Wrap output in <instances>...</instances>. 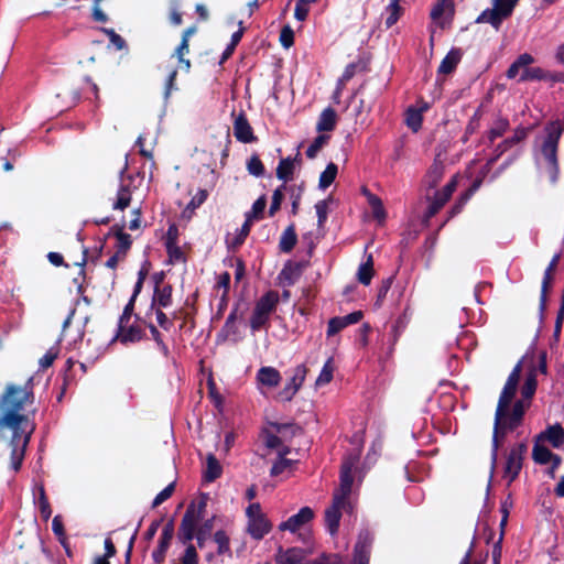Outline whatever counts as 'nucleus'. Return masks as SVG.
I'll return each instance as SVG.
<instances>
[{
	"label": "nucleus",
	"mask_w": 564,
	"mask_h": 564,
	"mask_svg": "<svg viewBox=\"0 0 564 564\" xmlns=\"http://www.w3.org/2000/svg\"><path fill=\"white\" fill-rule=\"evenodd\" d=\"M302 268L300 263H286L280 273V278L284 280L288 285H293L300 278Z\"/></svg>",
	"instance_id": "2f4dec72"
},
{
	"label": "nucleus",
	"mask_w": 564,
	"mask_h": 564,
	"mask_svg": "<svg viewBox=\"0 0 564 564\" xmlns=\"http://www.w3.org/2000/svg\"><path fill=\"white\" fill-rule=\"evenodd\" d=\"M343 510L346 512L352 511L350 501L333 497L332 505L326 508L324 516L326 529L332 536L338 533Z\"/></svg>",
	"instance_id": "0eeeda50"
},
{
	"label": "nucleus",
	"mask_w": 564,
	"mask_h": 564,
	"mask_svg": "<svg viewBox=\"0 0 564 564\" xmlns=\"http://www.w3.org/2000/svg\"><path fill=\"white\" fill-rule=\"evenodd\" d=\"M131 203V191L128 185L121 184L118 193H117V199L112 205L113 209L123 210L126 209Z\"/></svg>",
	"instance_id": "4c0bfd02"
},
{
	"label": "nucleus",
	"mask_w": 564,
	"mask_h": 564,
	"mask_svg": "<svg viewBox=\"0 0 564 564\" xmlns=\"http://www.w3.org/2000/svg\"><path fill=\"white\" fill-rule=\"evenodd\" d=\"M52 530H53L54 534L56 535L58 542L64 543L65 538H66V532H65L62 517L59 514H57L53 518Z\"/></svg>",
	"instance_id": "0e129e2a"
},
{
	"label": "nucleus",
	"mask_w": 564,
	"mask_h": 564,
	"mask_svg": "<svg viewBox=\"0 0 564 564\" xmlns=\"http://www.w3.org/2000/svg\"><path fill=\"white\" fill-rule=\"evenodd\" d=\"M337 174H338L337 164H335L334 162H329L327 164L326 169L319 175L318 187L321 189L328 188L336 180Z\"/></svg>",
	"instance_id": "c85d7f7f"
},
{
	"label": "nucleus",
	"mask_w": 564,
	"mask_h": 564,
	"mask_svg": "<svg viewBox=\"0 0 564 564\" xmlns=\"http://www.w3.org/2000/svg\"><path fill=\"white\" fill-rule=\"evenodd\" d=\"M295 171V166L293 165V161H291V156L282 158L276 166L275 174L280 181H283L285 184L288 181L293 178Z\"/></svg>",
	"instance_id": "bb28decb"
},
{
	"label": "nucleus",
	"mask_w": 564,
	"mask_h": 564,
	"mask_svg": "<svg viewBox=\"0 0 564 564\" xmlns=\"http://www.w3.org/2000/svg\"><path fill=\"white\" fill-rule=\"evenodd\" d=\"M223 474V467L216 456L209 453L206 457V469L204 470V480L213 482Z\"/></svg>",
	"instance_id": "393cba45"
},
{
	"label": "nucleus",
	"mask_w": 564,
	"mask_h": 564,
	"mask_svg": "<svg viewBox=\"0 0 564 564\" xmlns=\"http://www.w3.org/2000/svg\"><path fill=\"white\" fill-rule=\"evenodd\" d=\"M516 429L508 427V420L505 419V412L502 415L497 419V412L495 413V423H494V432H492V443H491V469L496 468L497 459H498V451L501 446L502 440L506 437L508 432H512Z\"/></svg>",
	"instance_id": "6e6552de"
},
{
	"label": "nucleus",
	"mask_w": 564,
	"mask_h": 564,
	"mask_svg": "<svg viewBox=\"0 0 564 564\" xmlns=\"http://www.w3.org/2000/svg\"><path fill=\"white\" fill-rule=\"evenodd\" d=\"M280 43L284 48H290L294 44V32L291 26L285 25L280 32Z\"/></svg>",
	"instance_id": "774afa93"
},
{
	"label": "nucleus",
	"mask_w": 564,
	"mask_h": 564,
	"mask_svg": "<svg viewBox=\"0 0 564 564\" xmlns=\"http://www.w3.org/2000/svg\"><path fill=\"white\" fill-rule=\"evenodd\" d=\"M305 558V551L301 547H290L286 551L279 546L275 554L276 564H302Z\"/></svg>",
	"instance_id": "a211bd4d"
},
{
	"label": "nucleus",
	"mask_w": 564,
	"mask_h": 564,
	"mask_svg": "<svg viewBox=\"0 0 564 564\" xmlns=\"http://www.w3.org/2000/svg\"><path fill=\"white\" fill-rule=\"evenodd\" d=\"M543 440L550 442L554 448H560L564 444V429L558 423L547 426V429L536 437L538 442Z\"/></svg>",
	"instance_id": "6ab92c4d"
},
{
	"label": "nucleus",
	"mask_w": 564,
	"mask_h": 564,
	"mask_svg": "<svg viewBox=\"0 0 564 564\" xmlns=\"http://www.w3.org/2000/svg\"><path fill=\"white\" fill-rule=\"evenodd\" d=\"M392 282H393V276H389L381 281V284L378 289L376 302H375V306L377 308L381 307L389 290L391 289Z\"/></svg>",
	"instance_id": "13d9d810"
},
{
	"label": "nucleus",
	"mask_w": 564,
	"mask_h": 564,
	"mask_svg": "<svg viewBox=\"0 0 564 564\" xmlns=\"http://www.w3.org/2000/svg\"><path fill=\"white\" fill-rule=\"evenodd\" d=\"M206 507L205 499L188 505L177 531V540L182 544L186 546L192 544L191 542L196 535L197 523L203 519Z\"/></svg>",
	"instance_id": "7ed1b4c3"
},
{
	"label": "nucleus",
	"mask_w": 564,
	"mask_h": 564,
	"mask_svg": "<svg viewBox=\"0 0 564 564\" xmlns=\"http://www.w3.org/2000/svg\"><path fill=\"white\" fill-rule=\"evenodd\" d=\"M207 197L208 191L199 189L189 200L187 206L184 208L183 216L191 217L195 213V210L206 202Z\"/></svg>",
	"instance_id": "f704fd0d"
},
{
	"label": "nucleus",
	"mask_w": 564,
	"mask_h": 564,
	"mask_svg": "<svg viewBox=\"0 0 564 564\" xmlns=\"http://www.w3.org/2000/svg\"><path fill=\"white\" fill-rule=\"evenodd\" d=\"M175 490V482L169 484L162 491H160L152 502V508H156L160 505H162L164 501H166L171 496L173 495Z\"/></svg>",
	"instance_id": "e2e57ef3"
},
{
	"label": "nucleus",
	"mask_w": 564,
	"mask_h": 564,
	"mask_svg": "<svg viewBox=\"0 0 564 564\" xmlns=\"http://www.w3.org/2000/svg\"><path fill=\"white\" fill-rule=\"evenodd\" d=\"M387 11L389 12V15L386 19V26L389 29L394 25L401 17L402 8L400 6V0H390Z\"/></svg>",
	"instance_id": "79ce46f5"
},
{
	"label": "nucleus",
	"mask_w": 564,
	"mask_h": 564,
	"mask_svg": "<svg viewBox=\"0 0 564 564\" xmlns=\"http://www.w3.org/2000/svg\"><path fill=\"white\" fill-rule=\"evenodd\" d=\"M492 10L497 12L502 21L512 14L513 9L517 6V0H492Z\"/></svg>",
	"instance_id": "72a5a7b5"
},
{
	"label": "nucleus",
	"mask_w": 564,
	"mask_h": 564,
	"mask_svg": "<svg viewBox=\"0 0 564 564\" xmlns=\"http://www.w3.org/2000/svg\"><path fill=\"white\" fill-rule=\"evenodd\" d=\"M37 507L40 510L41 518L43 519V521L46 522L52 516V508L43 485L37 486Z\"/></svg>",
	"instance_id": "473e14b6"
},
{
	"label": "nucleus",
	"mask_w": 564,
	"mask_h": 564,
	"mask_svg": "<svg viewBox=\"0 0 564 564\" xmlns=\"http://www.w3.org/2000/svg\"><path fill=\"white\" fill-rule=\"evenodd\" d=\"M207 388H208V397L209 399L212 400V402L214 403V405L220 410L221 406H223V403H224V398L223 395L218 392L217 390V387H216V383L214 382L213 379H209L207 381Z\"/></svg>",
	"instance_id": "052dcab7"
},
{
	"label": "nucleus",
	"mask_w": 564,
	"mask_h": 564,
	"mask_svg": "<svg viewBox=\"0 0 564 564\" xmlns=\"http://www.w3.org/2000/svg\"><path fill=\"white\" fill-rule=\"evenodd\" d=\"M314 518V511L310 507H303L296 514L290 517L286 521H283L279 525L281 531L295 532L304 524L308 523Z\"/></svg>",
	"instance_id": "ddd939ff"
},
{
	"label": "nucleus",
	"mask_w": 564,
	"mask_h": 564,
	"mask_svg": "<svg viewBox=\"0 0 564 564\" xmlns=\"http://www.w3.org/2000/svg\"><path fill=\"white\" fill-rule=\"evenodd\" d=\"M249 174L256 177H262L265 173L264 165L258 154H252L247 162Z\"/></svg>",
	"instance_id": "49530a36"
},
{
	"label": "nucleus",
	"mask_w": 564,
	"mask_h": 564,
	"mask_svg": "<svg viewBox=\"0 0 564 564\" xmlns=\"http://www.w3.org/2000/svg\"><path fill=\"white\" fill-rule=\"evenodd\" d=\"M530 404V402L520 399L513 403L511 411H509V408L506 409L505 419L508 420V427L518 429L522 424L525 411Z\"/></svg>",
	"instance_id": "2eb2a0df"
},
{
	"label": "nucleus",
	"mask_w": 564,
	"mask_h": 564,
	"mask_svg": "<svg viewBox=\"0 0 564 564\" xmlns=\"http://www.w3.org/2000/svg\"><path fill=\"white\" fill-rule=\"evenodd\" d=\"M265 206L267 198L264 195H262L253 203L251 210L246 213V216L250 217L251 219H262Z\"/></svg>",
	"instance_id": "864d4df0"
},
{
	"label": "nucleus",
	"mask_w": 564,
	"mask_h": 564,
	"mask_svg": "<svg viewBox=\"0 0 564 564\" xmlns=\"http://www.w3.org/2000/svg\"><path fill=\"white\" fill-rule=\"evenodd\" d=\"M288 189L286 184H282L273 191L271 205L269 208V216L272 217L280 210L281 204L284 199V191Z\"/></svg>",
	"instance_id": "c03bdc74"
},
{
	"label": "nucleus",
	"mask_w": 564,
	"mask_h": 564,
	"mask_svg": "<svg viewBox=\"0 0 564 564\" xmlns=\"http://www.w3.org/2000/svg\"><path fill=\"white\" fill-rule=\"evenodd\" d=\"M165 249H166V253L169 257V263L174 264V263H180V262L181 263L186 262V256L183 252V250L181 249V247L177 246V243L167 246V247H165Z\"/></svg>",
	"instance_id": "603ef678"
},
{
	"label": "nucleus",
	"mask_w": 564,
	"mask_h": 564,
	"mask_svg": "<svg viewBox=\"0 0 564 564\" xmlns=\"http://www.w3.org/2000/svg\"><path fill=\"white\" fill-rule=\"evenodd\" d=\"M463 57L460 48L453 47L442 59L437 73L443 75L452 74Z\"/></svg>",
	"instance_id": "412c9836"
},
{
	"label": "nucleus",
	"mask_w": 564,
	"mask_h": 564,
	"mask_svg": "<svg viewBox=\"0 0 564 564\" xmlns=\"http://www.w3.org/2000/svg\"><path fill=\"white\" fill-rule=\"evenodd\" d=\"M296 242H297V235L295 231V226H294V224H291L282 232L280 242H279V248H280L281 252L289 253L294 249Z\"/></svg>",
	"instance_id": "a878e982"
},
{
	"label": "nucleus",
	"mask_w": 564,
	"mask_h": 564,
	"mask_svg": "<svg viewBox=\"0 0 564 564\" xmlns=\"http://www.w3.org/2000/svg\"><path fill=\"white\" fill-rule=\"evenodd\" d=\"M307 368L305 365H299L294 368L293 375L290 381L284 386V388L279 391L278 398L283 402H290L297 391L301 389L305 377L307 375Z\"/></svg>",
	"instance_id": "1a4fd4ad"
},
{
	"label": "nucleus",
	"mask_w": 564,
	"mask_h": 564,
	"mask_svg": "<svg viewBox=\"0 0 564 564\" xmlns=\"http://www.w3.org/2000/svg\"><path fill=\"white\" fill-rule=\"evenodd\" d=\"M423 115L421 110L411 106L405 111V123L413 131L417 132L422 128Z\"/></svg>",
	"instance_id": "c756f323"
},
{
	"label": "nucleus",
	"mask_w": 564,
	"mask_h": 564,
	"mask_svg": "<svg viewBox=\"0 0 564 564\" xmlns=\"http://www.w3.org/2000/svg\"><path fill=\"white\" fill-rule=\"evenodd\" d=\"M527 451L528 445L525 442H521L511 447L503 468V477L508 479L509 485L518 478L522 469L523 459Z\"/></svg>",
	"instance_id": "423d86ee"
},
{
	"label": "nucleus",
	"mask_w": 564,
	"mask_h": 564,
	"mask_svg": "<svg viewBox=\"0 0 564 564\" xmlns=\"http://www.w3.org/2000/svg\"><path fill=\"white\" fill-rule=\"evenodd\" d=\"M213 527H214V520L208 519L200 527H198L196 529L195 538L197 540V545L199 549L204 547L205 541L208 538V535L210 534Z\"/></svg>",
	"instance_id": "09e8293b"
},
{
	"label": "nucleus",
	"mask_w": 564,
	"mask_h": 564,
	"mask_svg": "<svg viewBox=\"0 0 564 564\" xmlns=\"http://www.w3.org/2000/svg\"><path fill=\"white\" fill-rule=\"evenodd\" d=\"M272 529V524L265 514L248 518L247 531L254 540H261Z\"/></svg>",
	"instance_id": "dca6fc26"
},
{
	"label": "nucleus",
	"mask_w": 564,
	"mask_h": 564,
	"mask_svg": "<svg viewBox=\"0 0 564 564\" xmlns=\"http://www.w3.org/2000/svg\"><path fill=\"white\" fill-rule=\"evenodd\" d=\"M145 327L149 328V330L151 333V337L155 341L159 350L163 354L164 357H169L170 349H169L167 345L164 343L163 336H162L161 332L158 329V327L155 325H153L152 323H147Z\"/></svg>",
	"instance_id": "a18cd8bd"
},
{
	"label": "nucleus",
	"mask_w": 564,
	"mask_h": 564,
	"mask_svg": "<svg viewBox=\"0 0 564 564\" xmlns=\"http://www.w3.org/2000/svg\"><path fill=\"white\" fill-rule=\"evenodd\" d=\"M457 186L456 178L453 177L441 192H436L433 200L427 207L426 210V218L434 217L442 208L443 206L449 200L451 196L455 192Z\"/></svg>",
	"instance_id": "f8f14e48"
},
{
	"label": "nucleus",
	"mask_w": 564,
	"mask_h": 564,
	"mask_svg": "<svg viewBox=\"0 0 564 564\" xmlns=\"http://www.w3.org/2000/svg\"><path fill=\"white\" fill-rule=\"evenodd\" d=\"M373 535L368 529H362L359 534L354 550L371 553Z\"/></svg>",
	"instance_id": "58836bf2"
},
{
	"label": "nucleus",
	"mask_w": 564,
	"mask_h": 564,
	"mask_svg": "<svg viewBox=\"0 0 564 564\" xmlns=\"http://www.w3.org/2000/svg\"><path fill=\"white\" fill-rule=\"evenodd\" d=\"M33 378L23 386L7 383L0 394V440L10 448V466L13 471L21 469L26 447L35 431V424L24 413L34 403Z\"/></svg>",
	"instance_id": "f257e3e1"
},
{
	"label": "nucleus",
	"mask_w": 564,
	"mask_h": 564,
	"mask_svg": "<svg viewBox=\"0 0 564 564\" xmlns=\"http://www.w3.org/2000/svg\"><path fill=\"white\" fill-rule=\"evenodd\" d=\"M365 193L367 194L368 203L371 207L373 218L382 224L387 218V213L381 198L375 194H371L367 189H365Z\"/></svg>",
	"instance_id": "cd10ccee"
},
{
	"label": "nucleus",
	"mask_w": 564,
	"mask_h": 564,
	"mask_svg": "<svg viewBox=\"0 0 564 564\" xmlns=\"http://www.w3.org/2000/svg\"><path fill=\"white\" fill-rule=\"evenodd\" d=\"M234 135L242 143H251L257 141V137L253 134V129L250 126L248 118L245 112H240L234 121Z\"/></svg>",
	"instance_id": "4468645a"
},
{
	"label": "nucleus",
	"mask_w": 564,
	"mask_h": 564,
	"mask_svg": "<svg viewBox=\"0 0 564 564\" xmlns=\"http://www.w3.org/2000/svg\"><path fill=\"white\" fill-rule=\"evenodd\" d=\"M509 120L503 117H499L494 121L492 127L488 131V139L494 142L497 138H500L509 129Z\"/></svg>",
	"instance_id": "e433bc0d"
},
{
	"label": "nucleus",
	"mask_w": 564,
	"mask_h": 564,
	"mask_svg": "<svg viewBox=\"0 0 564 564\" xmlns=\"http://www.w3.org/2000/svg\"><path fill=\"white\" fill-rule=\"evenodd\" d=\"M135 321L132 324L118 322L115 339L119 340L123 345L139 343L147 338L145 325L147 321L141 318L139 315H134Z\"/></svg>",
	"instance_id": "39448f33"
},
{
	"label": "nucleus",
	"mask_w": 564,
	"mask_h": 564,
	"mask_svg": "<svg viewBox=\"0 0 564 564\" xmlns=\"http://www.w3.org/2000/svg\"><path fill=\"white\" fill-rule=\"evenodd\" d=\"M329 135L327 134H318L311 145L307 148L305 154L308 159H315L317 153L322 150V148L328 142Z\"/></svg>",
	"instance_id": "de8ad7c7"
},
{
	"label": "nucleus",
	"mask_w": 564,
	"mask_h": 564,
	"mask_svg": "<svg viewBox=\"0 0 564 564\" xmlns=\"http://www.w3.org/2000/svg\"><path fill=\"white\" fill-rule=\"evenodd\" d=\"M198 561L199 556L196 547L194 544H188L180 558L181 564H198Z\"/></svg>",
	"instance_id": "680f3d73"
},
{
	"label": "nucleus",
	"mask_w": 564,
	"mask_h": 564,
	"mask_svg": "<svg viewBox=\"0 0 564 564\" xmlns=\"http://www.w3.org/2000/svg\"><path fill=\"white\" fill-rule=\"evenodd\" d=\"M538 381L533 373H530L521 388L522 400L531 403V400L536 391Z\"/></svg>",
	"instance_id": "a19ab883"
},
{
	"label": "nucleus",
	"mask_w": 564,
	"mask_h": 564,
	"mask_svg": "<svg viewBox=\"0 0 564 564\" xmlns=\"http://www.w3.org/2000/svg\"><path fill=\"white\" fill-rule=\"evenodd\" d=\"M334 360L333 358H328L326 362L324 364L319 376L317 377L315 384L317 387L325 386L333 380V373H334Z\"/></svg>",
	"instance_id": "ea45409f"
},
{
	"label": "nucleus",
	"mask_w": 564,
	"mask_h": 564,
	"mask_svg": "<svg viewBox=\"0 0 564 564\" xmlns=\"http://www.w3.org/2000/svg\"><path fill=\"white\" fill-rule=\"evenodd\" d=\"M346 327L347 325L341 316L333 317L328 321L326 335L327 337H333Z\"/></svg>",
	"instance_id": "bf43d9fd"
},
{
	"label": "nucleus",
	"mask_w": 564,
	"mask_h": 564,
	"mask_svg": "<svg viewBox=\"0 0 564 564\" xmlns=\"http://www.w3.org/2000/svg\"><path fill=\"white\" fill-rule=\"evenodd\" d=\"M476 23H489L498 30L502 20L492 9H486L477 17Z\"/></svg>",
	"instance_id": "37998d69"
},
{
	"label": "nucleus",
	"mask_w": 564,
	"mask_h": 564,
	"mask_svg": "<svg viewBox=\"0 0 564 564\" xmlns=\"http://www.w3.org/2000/svg\"><path fill=\"white\" fill-rule=\"evenodd\" d=\"M332 199H333L332 196H329L327 199L318 200L315 204L318 227H322L327 220L328 203Z\"/></svg>",
	"instance_id": "4d7b16f0"
},
{
	"label": "nucleus",
	"mask_w": 564,
	"mask_h": 564,
	"mask_svg": "<svg viewBox=\"0 0 564 564\" xmlns=\"http://www.w3.org/2000/svg\"><path fill=\"white\" fill-rule=\"evenodd\" d=\"M214 541L217 543V553L225 554L230 552V543L227 533L224 530H218L214 534Z\"/></svg>",
	"instance_id": "5fc2aeb1"
},
{
	"label": "nucleus",
	"mask_w": 564,
	"mask_h": 564,
	"mask_svg": "<svg viewBox=\"0 0 564 564\" xmlns=\"http://www.w3.org/2000/svg\"><path fill=\"white\" fill-rule=\"evenodd\" d=\"M545 131L546 138L542 143L541 152L549 163L551 181L554 183L557 181L560 173L557 150L560 139L564 132V123H561L560 120L552 121L545 127Z\"/></svg>",
	"instance_id": "f03ea898"
},
{
	"label": "nucleus",
	"mask_w": 564,
	"mask_h": 564,
	"mask_svg": "<svg viewBox=\"0 0 564 564\" xmlns=\"http://www.w3.org/2000/svg\"><path fill=\"white\" fill-rule=\"evenodd\" d=\"M426 182L430 188H435L443 177V166L433 164L426 173Z\"/></svg>",
	"instance_id": "8fccbe9b"
},
{
	"label": "nucleus",
	"mask_w": 564,
	"mask_h": 564,
	"mask_svg": "<svg viewBox=\"0 0 564 564\" xmlns=\"http://www.w3.org/2000/svg\"><path fill=\"white\" fill-rule=\"evenodd\" d=\"M554 453L544 445H540L538 442L534 444L532 449V459L535 464L546 465L554 457Z\"/></svg>",
	"instance_id": "7c9ffc66"
},
{
	"label": "nucleus",
	"mask_w": 564,
	"mask_h": 564,
	"mask_svg": "<svg viewBox=\"0 0 564 564\" xmlns=\"http://www.w3.org/2000/svg\"><path fill=\"white\" fill-rule=\"evenodd\" d=\"M131 246H132L131 236L127 232H119V238L117 239V245H116V252L126 258Z\"/></svg>",
	"instance_id": "3c124183"
},
{
	"label": "nucleus",
	"mask_w": 564,
	"mask_h": 564,
	"mask_svg": "<svg viewBox=\"0 0 564 564\" xmlns=\"http://www.w3.org/2000/svg\"><path fill=\"white\" fill-rule=\"evenodd\" d=\"M239 334L238 327L236 325V322H228L226 321L223 328L220 329L218 337H221L224 340L234 337L236 339V336Z\"/></svg>",
	"instance_id": "69168bd1"
},
{
	"label": "nucleus",
	"mask_w": 564,
	"mask_h": 564,
	"mask_svg": "<svg viewBox=\"0 0 564 564\" xmlns=\"http://www.w3.org/2000/svg\"><path fill=\"white\" fill-rule=\"evenodd\" d=\"M303 189H304L303 184H301L297 188H295L294 186L290 187V193H291V198H292L291 213L293 215H296L299 212Z\"/></svg>",
	"instance_id": "338daca9"
},
{
	"label": "nucleus",
	"mask_w": 564,
	"mask_h": 564,
	"mask_svg": "<svg viewBox=\"0 0 564 564\" xmlns=\"http://www.w3.org/2000/svg\"><path fill=\"white\" fill-rule=\"evenodd\" d=\"M337 113L332 107L325 108L317 120L316 131L317 132H329L336 128Z\"/></svg>",
	"instance_id": "5701e85b"
},
{
	"label": "nucleus",
	"mask_w": 564,
	"mask_h": 564,
	"mask_svg": "<svg viewBox=\"0 0 564 564\" xmlns=\"http://www.w3.org/2000/svg\"><path fill=\"white\" fill-rule=\"evenodd\" d=\"M518 386L511 384L506 382L505 387L500 393L498 404H497V419H499L502 415V412L508 409L516 395Z\"/></svg>",
	"instance_id": "b1692460"
},
{
	"label": "nucleus",
	"mask_w": 564,
	"mask_h": 564,
	"mask_svg": "<svg viewBox=\"0 0 564 564\" xmlns=\"http://www.w3.org/2000/svg\"><path fill=\"white\" fill-rule=\"evenodd\" d=\"M545 69L541 67H529L524 68L521 74L520 82L527 80H543L545 79Z\"/></svg>",
	"instance_id": "6e6d98bb"
},
{
	"label": "nucleus",
	"mask_w": 564,
	"mask_h": 564,
	"mask_svg": "<svg viewBox=\"0 0 564 564\" xmlns=\"http://www.w3.org/2000/svg\"><path fill=\"white\" fill-rule=\"evenodd\" d=\"M257 380L268 388H275L281 381V373L273 367H261L257 372Z\"/></svg>",
	"instance_id": "4be33fe9"
},
{
	"label": "nucleus",
	"mask_w": 564,
	"mask_h": 564,
	"mask_svg": "<svg viewBox=\"0 0 564 564\" xmlns=\"http://www.w3.org/2000/svg\"><path fill=\"white\" fill-rule=\"evenodd\" d=\"M528 135V129L527 128H523V127H518L514 132H513V135L510 137V138H507L505 139L502 142H500L496 149H495V155L494 158L489 161V163H494L495 161H497L506 151H508L511 147L520 143L521 141H523Z\"/></svg>",
	"instance_id": "f3484780"
},
{
	"label": "nucleus",
	"mask_w": 564,
	"mask_h": 564,
	"mask_svg": "<svg viewBox=\"0 0 564 564\" xmlns=\"http://www.w3.org/2000/svg\"><path fill=\"white\" fill-rule=\"evenodd\" d=\"M373 262L372 257L369 256L367 261L361 263L358 269V281L364 285H369L373 276Z\"/></svg>",
	"instance_id": "c9c22d12"
},
{
	"label": "nucleus",
	"mask_w": 564,
	"mask_h": 564,
	"mask_svg": "<svg viewBox=\"0 0 564 564\" xmlns=\"http://www.w3.org/2000/svg\"><path fill=\"white\" fill-rule=\"evenodd\" d=\"M560 260H561V254L560 253L554 254L543 274L542 284H541L540 303H539L541 318H543L544 312L546 310L547 294L552 288L553 275L558 265Z\"/></svg>",
	"instance_id": "9d476101"
},
{
	"label": "nucleus",
	"mask_w": 564,
	"mask_h": 564,
	"mask_svg": "<svg viewBox=\"0 0 564 564\" xmlns=\"http://www.w3.org/2000/svg\"><path fill=\"white\" fill-rule=\"evenodd\" d=\"M352 468L354 462L351 459H345L343 462L339 475V488L335 490L333 497L349 501L354 482Z\"/></svg>",
	"instance_id": "9b49d317"
},
{
	"label": "nucleus",
	"mask_w": 564,
	"mask_h": 564,
	"mask_svg": "<svg viewBox=\"0 0 564 564\" xmlns=\"http://www.w3.org/2000/svg\"><path fill=\"white\" fill-rule=\"evenodd\" d=\"M173 288L171 284L162 286H154V292L151 302V311L154 307L166 308L172 304Z\"/></svg>",
	"instance_id": "aec40b11"
},
{
	"label": "nucleus",
	"mask_w": 564,
	"mask_h": 564,
	"mask_svg": "<svg viewBox=\"0 0 564 564\" xmlns=\"http://www.w3.org/2000/svg\"><path fill=\"white\" fill-rule=\"evenodd\" d=\"M279 304V293L274 290L265 292L257 302L250 317V328L259 332L268 326L271 314Z\"/></svg>",
	"instance_id": "20e7f679"
}]
</instances>
